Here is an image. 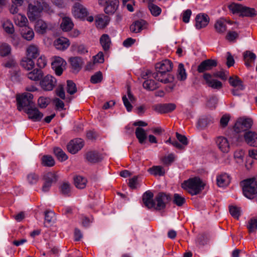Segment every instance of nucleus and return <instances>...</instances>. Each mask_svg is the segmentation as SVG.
I'll return each mask as SVG.
<instances>
[{"instance_id": "35", "label": "nucleus", "mask_w": 257, "mask_h": 257, "mask_svg": "<svg viewBox=\"0 0 257 257\" xmlns=\"http://www.w3.org/2000/svg\"><path fill=\"white\" fill-rule=\"evenodd\" d=\"M230 181L229 176L226 173L221 174L217 178V184L220 187L226 186L229 184Z\"/></svg>"}, {"instance_id": "59", "label": "nucleus", "mask_w": 257, "mask_h": 257, "mask_svg": "<svg viewBox=\"0 0 257 257\" xmlns=\"http://www.w3.org/2000/svg\"><path fill=\"white\" fill-rule=\"evenodd\" d=\"M55 213L51 211H46L45 212V222L50 223L53 221Z\"/></svg>"}, {"instance_id": "11", "label": "nucleus", "mask_w": 257, "mask_h": 257, "mask_svg": "<svg viewBox=\"0 0 257 257\" xmlns=\"http://www.w3.org/2000/svg\"><path fill=\"white\" fill-rule=\"evenodd\" d=\"M56 79L50 75L42 77L40 81V85L45 91H51L53 89L56 84Z\"/></svg>"}, {"instance_id": "42", "label": "nucleus", "mask_w": 257, "mask_h": 257, "mask_svg": "<svg viewBox=\"0 0 257 257\" xmlns=\"http://www.w3.org/2000/svg\"><path fill=\"white\" fill-rule=\"evenodd\" d=\"M75 186L79 189H83L86 187L87 180L80 176H77L74 178Z\"/></svg>"}, {"instance_id": "2", "label": "nucleus", "mask_w": 257, "mask_h": 257, "mask_svg": "<svg viewBox=\"0 0 257 257\" xmlns=\"http://www.w3.org/2000/svg\"><path fill=\"white\" fill-rule=\"evenodd\" d=\"M173 63L169 60H165L156 64V72L153 74V77L157 80L162 83H168L174 80V77L167 72L173 68Z\"/></svg>"}, {"instance_id": "31", "label": "nucleus", "mask_w": 257, "mask_h": 257, "mask_svg": "<svg viewBox=\"0 0 257 257\" xmlns=\"http://www.w3.org/2000/svg\"><path fill=\"white\" fill-rule=\"evenodd\" d=\"M99 42L104 51H108L109 50L111 41L107 34L102 35L100 38Z\"/></svg>"}, {"instance_id": "64", "label": "nucleus", "mask_w": 257, "mask_h": 257, "mask_svg": "<svg viewBox=\"0 0 257 257\" xmlns=\"http://www.w3.org/2000/svg\"><path fill=\"white\" fill-rule=\"evenodd\" d=\"M36 65L39 69H41L44 68L47 65V61L45 57L43 56L40 57L37 60Z\"/></svg>"}, {"instance_id": "1", "label": "nucleus", "mask_w": 257, "mask_h": 257, "mask_svg": "<svg viewBox=\"0 0 257 257\" xmlns=\"http://www.w3.org/2000/svg\"><path fill=\"white\" fill-rule=\"evenodd\" d=\"M28 17L31 22L35 21L41 16L43 12L48 14L53 13L49 4L45 0H35L28 6Z\"/></svg>"}, {"instance_id": "53", "label": "nucleus", "mask_w": 257, "mask_h": 257, "mask_svg": "<svg viewBox=\"0 0 257 257\" xmlns=\"http://www.w3.org/2000/svg\"><path fill=\"white\" fill-rule=\"evenodd\" d=\"M229 211L231 216L234 218L238 219L240 215V208L235 206H229Z\"/></svg>"}, {"instance_id": "26", "label": "nucleus", "mask_w": 257, "mask_h": 257, "mask_svg": "<svg viewBox=\"0 0 257 257\" xmlns=\"http://www.w3.org/2000/svg\"><path fill=\"white\" fill-rule=\"evenodd\" d=\"M27 75L30 80L38 81L41 80L43 77L44 73L41 69L36 68L29 72Z\"/></svg>"}, {"instance_id": "52", "label": "nucleus", "mask_w": 257, "mask_h": 257, "mask_svg": "<svg viewBox=\"0 0 257 257\" xmlns=\"http://www.w3.org/2000/svg\"><path fill=\"white\" fill-rule=\"evenodd\" d=\"M3 28L5 32L10 34H13L15 29L13 24L10 21H6L3 23Z\"/></svg>"}, {"instance_id": "17", "label": "nucleus", "mask_w": 257, "mask_h": 257, "mask_svg": "<svg viewBox=\"0 0 257 257\" xmlns=\"http://www.w3.org/2000/svg\"><path fill=\"white\" fill-rule=\"evenodd\" d=\"M53 45L56 49L60 51H64L69 47L70 42L68 39L60 37L54 41Z\"/></svg>"}, {"instance_id": "62", "label": "nucleus", "mask_w": 257, "mask_h": 257, "mask_svg": "<svg viewBox=\"0 0 257 257\" xmlns=\"http://www.w3.org/2000/svg\"><path fill=\"white\" fill-rule=\"evenodd\" d=\"M229 119V115H223L220 120V124L221 127L222 128L225 127L227 125Z\"/></svg>"}, {"instance_id": "8", "label": "nucleus", "mask_w": 257, "mask_h": 257, "mask_svg": "<svg viewBox=\"0 0 257 257\" xmlns=\"http://www.w3.org/2000/svg\"><path fill=\"white\" fill-rule=\"evenodd\" d=\"M252 124L253 120L251 118L240 119L235 123L233 129L237 134L242 132H246L249 131Z\"/></svg>"}, {"instance_id": "57", "label": "nucleus", "mask_w": 257, "mask_h": 257, "mask_svg": "<svg viewBox=\"0 0 257 257\" xmlns=\"http://www.w3.org/2000/svg\"><path fill=\"white\" fill-rule=\"evenodd\" d=\"M39 179L38 175L35 173H31L27 176L28 181L31 184H36L39 180Z\"/></svg>"}, {"instance_id": "43", "label": "nucleus", "mask_w": 257, "mask_h": 257, "mask_svg": "<svg viewBox=\"0 0 257 257\" xmlns=\"http://www.w3.org/2000/svg\"><path fill=\"white\" fill-rule=\"evenodd\" d=\"M148 171L155 176H163L165 174V170L161 166H154L149 168Z\"/></svg>"}, {"instance_id": "12", "label": "nucleus", "mask_w": 257, "mask_h": 257, "mask_svg": "<svg viewBox=\"0 0 257 257\" xmlns=\"http://www.w3.org/2000/svg\"><path fill=\"white\" fill-rule=\"evenodd\" d=\"M84 158L88 163L92 164L99 163L103 159L102 155L96 151H89L86 152L84 155Z\"/></svg>"}, {"instance_id": "58", "label": "nucleus", "mask_w": 257, "mask_h": 257, "mask_svg": "<svg viewBox=\"0 0 257 257\" xmlns=\"http://www.w3.org/2000/svg\"><path fill=\"white\" fill-rule=\"evenodd\" d=\"M238 34L235 31H229L225 36V38L229 42L235 41L238 37Z\"/></svg>"}, {"instance_id": "50", "label": "nucleus", "mask_w": 257, "mask_h": 257, "mask_svg": "<svg viewBox=\"0 0 257 257\" xmlns=\"http://www.w3.org/2000/svg\"><path fill=\"white\" fill-rule=\"evenodd\" d=\"M178 79L180 80H184L186 79V73L183 64L180 63L178 68Z\"/></svg>"}, {"instance_id": "23", "label": "nucleus", "mask_w": 257, "mask_h": 257, "mask_svg": "<svg viewBox=\"0 0 257 257\" xmlns=\"http://www.w3.org/2000/svg\"><path fill=\"white\" fill-rule=\"evenodd\" d=\"M104 6V11L107 15H113L118 9L119 6L118 0H111L106 3Z\"/></svg>"}, {"instance_id": "39", "label": "nucleus", "mask_w": 257, "mask_h": 257, "mask_svg": "<svg viewBox=\"0 0 257 257\" xmlns=\"http://www.w3.org/2000/svg\"><path fill=\"white\" fill-rule=\"evenodd\" d=\"M216 31L220 34H223L226 31V26L225 24V20L220 19L216 21L214 25Z\"/></svg>"}, {"instance_id": "56", "label": "nucleus", "mask_w": 257, "mask_h": 257, "mask_svg": "<svg viewBox=\"0 0 257 257\" xmlns=\"http://www.w3.org/2000/svg\"><path fill=\"white\" fill-rule=\"evenodd\" d=\"M227 75L228 72H227V73H226V72L223 69H221L219 71L213 73L212 77L219 78L222 80L226 81L227 79Z\"/></svg>"}, {"instance_id": "41", "label": "nucleus", "mask_w": 257, "mask_h": 257, "mask_svg": "<svg viewBox=\"0 0 257 257\" xmlns=\"http://www.w3.org/2000/svg\"><path fill=\"white\" fill-rule=\"evenodd\" d=\"M60 193L64 196H70L71 186L69 182H64L59 186Z\"/></svg>"}, {"instance_id": "47", "label": "nucleus", "mask_w": 257, "mask_h": 257, "mask_svg": "<svg viewBox=\"0 0 257 257\" xmlns=\"http://www.w3.org/2000/svg\"><path fill=\"white\" fill-rule=\"evenodd\" d=\"M249 233L255 232L257 230V217L251 218L247 226Z\"/></svg>"}, {"instance_id": "25", "label": "nucleus", "mask_w": 257, "mask_h": 257, "mask_svg": "<svg viewBox=\"0 0 257 257\" xmlns=\"http://www.w3.org/2000/svg\"><path fill=\"white\" fill-rule=\"evenodd\" d=\"M20 31L22 37L25 40L30 41L34 39L35 34L31 28L26 26L22 27Z\"/></svg>"}, {"instance_id": "22", "label": "nucleus", "mask_w": 257, "mask_h": 257, "mask_svg": "<svg viewBox=\"0 0 257 257\" xmlns=\"http://www.w3.org/2000/svg\"><path fill=\"white\" fill-rule=\"evenodd\" d=\"M195 20L196 28L200 29L207 26L209 22V18L207 14H198L197 15Z\"/></svg>"}, {"instance_id": "44", "label": "nucleus", "mask_w": 257, "mask_h": 257, "mask_svg": "<svg viewBox=\"0 0 257 257\" xmlns=\"http://www.w3.org/2000/svg\"><path fill=\"white\" fill-rule=\"evenodd\" d=\"M143 86L144 88L150 91H153L156 89L158 86L154 80L149 79L145 81Z\"/></svg>"}, {"instance_id": "61", "label": "nucleus", "mask_w": 257, "mask_h": 257, "mask_svg": "<svg viewBox=\"0 0 257 257\" xmlns=\"http://www.w3.org/2000/svg\"><path fill=\"white\" fill-rule=\"evenodd\" d=\"M65 64L66 62L64 61V59H63L60 57H55L54 58V60L51 63V66H63L64 64Z\"/></svg>"}, {"instance_id": "5", "label": "nucleus", "mask_w": 257, "mask_h": 257, "mask_svg": "<svg viewBox=\"0 0 257 257\" xmlns=\"http://www.w3.org/2000/svg\"><path fill=\"white\" fill-rule=\"evenodd\" d=\"M33 98V95L29 92L17 94L16 101L18 110L20 111L24 110L25 111L26 109L33 106L35 104Z\"/></svg>"}, {"instance_id": "30", "label": "nucleus", "mask_w": 257, "mask_h": 257, "mask_svg": "<svg viewBox=\"0 0 257 257\" xmlns=\"http://www.w3.org/2000/svg\"><path fill=\"white\" fill-rule=\"evenodd\" d=\"M47 28V24L45 21L39 18L36 20L35 30L37 33L44 34L46 32Z\"/></svg>"}, {"instance_id": "20", "label": "nucleus", "mask_w": 257, "mask_h": 257, "mask_svg": "<svg viewBox=\"0 0 257 257\" xmlns=\"http://www.w3.org/2000/svg\"><path fill=\"white\" fill-rule=\"evenodd\" d=\"M154 194L150 191H147L143 195L142 200L145 206L149 209L155 207V200L153 199Z\"/></svg>"}, {"instance_id": "63", "label": "nucleus", "mask_w": 257, "mask_h": 257, "mask_svg": "<svg viewBox=\"0 0 257 257\" xmlns=\"http://www.w3.org/2000/svg\"><path fill=\"white\" fill-rule=\"evenodd\" d=\"M56 94L62 99H65V94L64 89V86L62 84H60L58 88L56 90Z\"/></svg>"}, {"instance_id": "18", "label": "nucleus", "mask_w": 257, "mask_h": 257, "mask_svg": "<svg viewBox=\"0 0 257 257\" xmlns=\"http://www.w3.org/2000/svg\"><path fill=\"white\" fill-rule=\"evenodd\" d=\"M174 103L158 104L153 106V109L161 113L170 112L176 108Z\"/></svg>"}, {"instance_id": "33", "label": "nucleus", "mask_w": 257, "mask_h": 257, "mask_svg": "<svg viewBox=\"0 0 257 257\" xmlns=\"http://www.w3.org/2000/svg\"><path fill=\"white\" fill-rule=\"evenodd\" d=\"M69 61L73 69L76 70H79L81 69L83 64V61L81 57H71L69 58Z\"/></svg>"}, {"instance_id": "38", "label": "nucleus", "mask_w": 257, "mask_h": 257, "mask_svg": "<svg viewBox=\"0 0 257 257\" xmlns=\"http://www.w3.org/2000/svg\"><path fill=\"white\" fill-rule=\"evenodd\" d=\"M41 164L43 166L51 167L55 165V161L52 156L46 155L43 156L41 158Z\"/></svg>"}, {"instance_id": "46", "label": "nucleus", "mask_w": 257, "mask_h": 257, "mask_svg": "<svg viewBox=\"0 0 257 257\" xmlns=\"http://www.w3.org/2000/svg\"><path fill=\"white\" fill-rule=\"evenodd\" d=\"M105 20H104L102 17H99L96 20V25L97 28L100 29L104 28L108 24L109 20L106 16H104Z\"/></svg>"}, {"instance_id": "49", "label": "nucleus", "mask_w": 257, "mask_h": 257, "mask_svg": "<svg viewBox=\"0 0 257 257\" xmlns=\"http://www.w3.org/2000/svg\"><path fill=\"white\" fill-rule=\"evenodd\" d=\"M148 8L151 14L154 17L159 16L162 12L161 9L154 4H148Z\"/></svg>"}, {"instance_id": "16", "label": "nucleus", "mask_w": 257, "mask_h": 257, "mask_svg": "<svg viewBox=\"0 0 257 257\" xmlns=\"http://www.w3.org/2000/svg\"><path fill=\"white\" fill-rule=\"evenodd\" d=\"M203 78L206 84L210 87L214 89H220L223 87L222 82L217 79H212V75L209 73H204Z\"/></svg>"}, {"instance_id": "21", "label": "nucleus", "mask_w": 257, "mask_h": 257, "mask_svg": "<svg viewBox=\"0 0 257 257\" xmlns=\"http://www.w3.org/2000/svg\"><path fill=\"white\" fill-rule=\"evenodd\" d=\"M245 142L249 146H257V133L255 132L248 131L243 135Z\"/></svg>"}, {"instance_id": "60", "label": "nucleus", "mask_w": 257, "mask_h": 257, "mask_svg": "<svg viewBox=\"0 0 257 257\" xmlns=\"http://www.w3.org/2000/svg\"><path fill=\"white\" fill-rule=\"evenodd\" d=\"M176 136L178 140L182 144V145L186 146L187 145L188 142L187 137L182 135L179 133H176Z\"/></svg>"}, {"instance_id": "55", "label": "nucleus", "mask_w": 257, "mask_h": 257, "mask_svg": "<svg viewBox=\"0 0 257 257\" xmlns=\"http://www.w3.org/2000/svg\"><path fill=\"white\" fill-rule=\"evenodd\" d=\"M103 76L102 72L98 71L91 77L90 82L93 84L98 83L101 82Z\"/></svg>"}, {"instance_id": "34", "label": "nucleus", "mask_w": 257, "mask_h": 257, "mask_svg": "<svg viewBox=\"0 0 257 257\" xmlns=\"http://www.w3.org/2000/svg\"><path fill=\"white\" fill-rule=\"evenodd\" d=\"M20 64L25 69L30 70L34 68L35 63L33 59L28 57H25L21 61Z\"/></svg>"}, {"instance_id": "10", "label": "nucleus", "mask_w": 257, "mask_h": 257, "mask_svg": "<svg viewBox=\"0 0 257 257\" xmlns=\"http://www.w3.org/2000/svg\"><path fill=\"white\" fill-rule=\"evenodd\" d=\"M58 177L56 173L54 172H49L45 173L43 177V180L44 181L42 187V191L47 192L49 190L52 184L54 182H56Z\"/></svg>"}, {"instance_id": "4", "label": "nucleus", "mask_w": 257, "mask_h": 257, "mask_svg": "<svg viewBox=\"0 0 257 257\" xmlns=\"http://www.w3.org/2000/svg\"><path fill=\"white\" fill-rule=\"evenodd\" d=\"M243 195L252 200L257 196V179L255 177L243 180L240 182Z\"/></svg>"}, {"instance_id": "13", "label": "nucleus", "mask_w": 257, "mask_h": 257, "mask_svg": "<svg viewBox=\"0 0 257 257\" xmlns=\"http://www.w3.org/2000/svg\"><path fill=\"white\" fill-rule=\"evenodd\" d=\"M217 61L215 59H208L203 61L197 67L199 73H203L209 71L217 66Z\"/></svg>"}, {"instance_id": "9", "label": "nucleus", "mask_w": 257, "mask_h": 257, "mask_svg": "<svg viewBox=\"0 0 257 257\" xmlns=\"http://www.w3.org/2000/svg\"><path fill=\"white\" fill-rule=\"evenodd\" d=\"M72 13L73 16L77 19L85 20L89 15L87 9L79 3H75L72 9Z\"/></svg>"}, {"instance_id": "14", "label": "nucleus", "mask_w": 257, "mask_h": 257, "mask_svg": "<svg viewBox=\"0 0 257 257\" xmlns=\"http://www.w3.org/2000/svg\"><path fill=\"white\" fill-rule=\"evenodd\" d=\"M83 146L84 143L81 139H75L69 142L67 145V149L69 153L75 154L80 150Z\"/></svg>"}, {"instance_id": "32", "label": "nucleus", "mask_w": 257, "mask_h": 257, "mask_svg": "<svg viewBox=\"0 0 257 257\" xmlns=\"http://www.w3.org/2000/svg\"><path fill=\"white\" fill-rule=\"evenodd\" d=\"M27 57L35 59L39 55V50L37 46L32 44L28 47L26 50Z\"/></svg>"}, {"instance_id": "7", "label": "nucleus", "mask_w": 257, "mask_h": 257, "mask_svg": "<svg viewBox=\"0 0 257 257\" xmlns=\"http://www.w3.org/2000/svg\"><path fill=\"white\" fill-rule=\"evenodd\" d=\"M155 201L157 202L155 209L161 210L166 208V204L171 200V195L164 192H159L155 197Z\"/></svg>"}, {"instance_id": "15", "label": "nucleus", "mask_w": 257, "mask_h": 257, "mask_svg": "<svg viewBox=\"0 0 257 257\" xmlns=\"http://www.w3.org/2000/svg\"><path fill=\"white\" fill-rule=\"evenodd\" d=\"M25 112L28 114L29 119L35 121L41 120L43 116V114L35 106V104L26 109Z\"/></svg>"}, {"instance_id": "45", "label": "nucleus", "mask_w": 257, "mask_h": 257, "mask_svg": "<svg viewBox=\"0 0 257 257\" xmlns=\"http://www.w3.org/2000/svg\"><path fill=\"white\" fill-rule=\"evenodd\" d=\"M11 52V47L6 43H3L0 45V56L2 57H6L8 56Z\"/></svg>"}, {"instance_id": "28", "label": "nucleus", "mask_w": 257, "mask_h": 257, "mask_svg": "<svg viewBox=\"0 0 257 257\" xmlns=\"http://www.w3.org/2000/svg\"><path fill=\"white\" fill-rule=\"evenodd\" d=\"M74 26V24L71 18L65 17L62 18L60 28L64 32L70 31Z\"/></svg>"}, {"instance_id": "3", "label": "nucleus", "mask_w": 257, "mask_h": 257, "mask_svg": "<svg viewBox=\"0 0 257 257\" xmlns=\"http://www.w3.org/2000/svg\"><path fill=\"white\" fill-rule=\"evenodd\" d=\"M205 186V184L198 177L189 178L181 184V187L191 195L200 194Z\"/></svg>"}, {"instance_id": "6", "label": "nucleus", "mask_w": 257, "mask_h": 257, "mask_svg": "<svg viewBox=\"0 0 257 257\" xmlns=\"http://www.w3.org/2000/svg\"><path fill=\"white\" fill-rule=\"evenodd\" d=\"M230 11L233 14H239L241 17H254L256 16V11L254 8L243 6L241 4L232 3L228 6Z\"/></svg>"}, {"instance_id": "48", "label": "nucleus", "mask_w": 257, "mask_h": 257, "mask_svg": "<svg viewBox=\"0 0 257 257\" xmlns=\"http://www.w3.org/2000/svg\"><path fill=\"white\" fill-rule=\"evenodd\" d=\"M77 87L75 83L70 80L67 81L66 91L70 95H73L77 92Z\"/></svg>"}, {"instance_id": "27", "label": "nucleus", "mask_w": 257, "mask_h": 257, "mask_svg": "<svg viewBox=\"0 0 257 257\" xmlns=\"http://www.w3.org/2000/svg\"><path fill=\"white\" fill-rule=\"evenodd\" d=\"M228 82L232 86L234 87H238L240 90H243L244 89L243 81L237 75L230 76L228 79Z\"/></svg>"}, {"instance_id": "29", "label": "nucleus", "mask_w": 257, "mask_h": 257, "mask_svg": "<svg viewBox=\"0 0 257 257\" xmlns=\"http://www.w3.org/2000/svg\"><path fill=\"white\" fill-rule=\"evenodd\" d=\"M255 58V55L250 51H246L243 53L244 63L247 67L252 66V63H254Z\"/></svg>"}, {"instance_id": "51", "label": "nucleus", "mask_w": 257, "mask_h": 257, "mask_svg": "<svg viewBox=\"0 0 257 257\" xmlns=\"http://www.w3.org/2000/svg\"><path fill=\"white\" fill-rule=\"evenodd\" d=\"M186 202L185 198L180 195L175 193L174 195L173 202L178 206H182Z\"/></svg>"}, {"instance_id": "40", "label": "nucleus", "mask_w": 257, "mask_h": 257, "mask_svg": "<svg viewBox=\"0 0 257 257\" xmlns=\"http://www.w3.org/2000/svg\"><path fill=\"white\" fill-rule=\"evenodd\" d=\"M53 153L57 159L61 162L66 161L68 159L67 155L60 148L54 147Z\"/></svg>"}, {"instance_id": "19", "label": "nucleus", "mask_w": 257, "mask_h": 257, "mask_svg": "<svg viewBox=\"0 0 257 257\" xmlns=\"http://www.w3.org/2000/svg\"><path fill=\"white\" fill-rule=\"evenodd\" d=\"M148 23L144 20L140 19L135 21L130 26V31L134 33H138L141 32L144 29L147 28Z\"/></svg>"}, {"instance_id": "54", "label": "nucleus", "mask_w": 257, "mask_h": 257, "mask_svg": "<svg viewBox=\"0 0 257 257\" xmlns=\"http://www.w3.org/2000/svg\"><path fill=\"white\" fill-rule=\"evenodd\" d=\"M161 161L164 165L168 166L175 161L174 155L173 154H170L167 156L162 158Z\"/></svg>"}, {"instance_id": "36", "label": "nucleus", "mask_w": 257, "mask_h": 257, "mask_svg": "<svg viewBox=\"0 0 257 257\" xmlns=\"http://www.w3.org/2000/svg\"><path fill=\"white\" fill-rule=\"evenodd\" d=\"M14 20L16 25L19 26L21 28L22 27L27 26V24L28 23V19L26 16L20 14H17L14 17Z\"/></svg>"}, {"instance_id": "24", "label": "nucleus", "mask_w": 257, "mask_h": 257, "mask_svg": "<svg viewBox=\"0 0 257 257\" xmlns=\"http://www.w3.org/2000/svg\"><path fill=\"white\" fill-rule=\"evenodd\" d=\"M216 143L219 150L223 153H228L230 146L228 140L223 137H218L216 139Z\"/></svg>"}, {"instance_id": "37", "label": "nucleus", "mask_w": 257, "mask_h": 257, "mask_svg": "<svg viewBox=\"0 0 257 257\" xmlns=\"http://www.w3.org/2000/svg\"><path fill=\"white\" fill-rule=\"evenodd\" d=\"M136 138L138 139L139 142L143 144L145 143L147 138L145 130L141 127H138L135 131Z\"/></svg>"}]
</instances>
